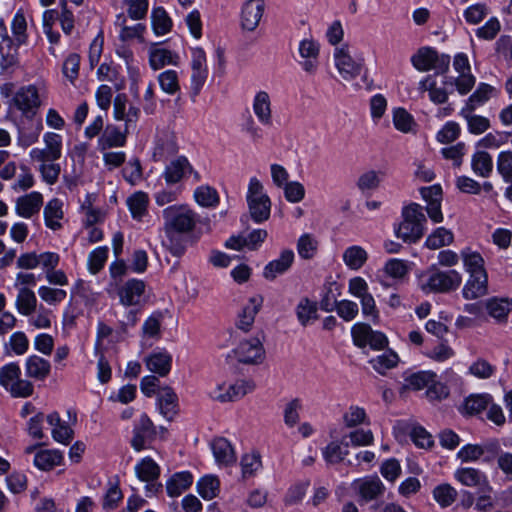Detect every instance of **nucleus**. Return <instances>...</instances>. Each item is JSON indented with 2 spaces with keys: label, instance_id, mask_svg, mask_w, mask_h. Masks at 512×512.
<instances>
[{
  "label": "nucleus",
  "instance_id": "f257e3e1",
  "mask_svg": "<svg viewBox=\"0 0 512 512\" xmlns=\"http://www.w3.org/2000/svg\"><path fill=\"white\" fill-rule=\"evenodd\" d=\"M402 222L395 227V234L404 242L415 243L424 234L426 216L419 204L411 203L402 209Z\"/></svg>",
  "mask_w": 512,
  "mask_h": 512
},
{
  "label": "nucleus",
  "instance_id": "f03ea898",
  "mask_svg": "<svg viewBox=\"0 0 512 512\" xmlns=\"http://www.w3.org/2000/svg\"><path fill=\"white\" fill-rule=\"evenodd\" d=\"M165 234H185L193 231L197 214L187 205H171L163 210Z\"/></svg>",
  "mask_w": 512,
  "mask_h": 512
},
{
  "label": "nucleus",
  "instance_id": "7ed1b4c3",
  "mask_svg": "<svg viewBox=\"0 0 512 512\" xmlns=\"http://www.w3.org/2000/svg\"><path fill=\"white\" fill-rule=\"evenodd\" d=\"M246 201L254 222L262 223L269 219L271 200L265 193L263 184L256 177H252L249 181Z\"/></svg>",
  "mask_w": 512,
  "mask_h": 512
},
{
  "label": "nucleus",
  "instance_id": "20e7f679",
  "mask_svg": "<svg viewBox=\"0 0 512 512\" xmlns=\"http://www.w3.org/2000/svg\"><path fill=\"white\" fill-rule=\"evenodd\" d=\"M21 370L18 364L9 363L0 369V385L14 398H26L33 394V384L20 378Z\"/></svg>",
  "mask_w": 512,
  "mask_h": 512
},
{
  "label": "nucleus",
  "instance_id": "39448f33",
  "mask_svg": "<svg viewBox=\"0 0 512 512\" xmlns=\"http://www.w3.org/2000/svg\"><path fill=\"white\" fill-rule=\"evenodd\" d=\"M462 281L461 275L456 270L439 271L431 270L422 276L421 287L425 292H449L456 290Z\"/></svg>",
  "mask_w": 512,
  "mask_h": 512
},
{
  "label": "nucleus",
  "instance_id": "423d86ee",
  "mask_svg": "<svg viewBox=\"0 0 512 512\" xmlns=\"http://www.w3.org/2000/svg\"><path fill=\"white\" fill-rule=\"evenodd\" d=\"M334 60L339 74L346 81L358 77L364 67V59L360 56H352L347 44L335 49Z\"/></svg>",
  "mask_w": 512,
  "mask_h": 512
},
{
  "label": "nucleus",
  "instance_id": "0eeeda50",
  "mask_svg": "<svg viewBox=\"0 0 512 512\" xmlns=\"http://www.w3.org/2000/svg\"><path fill=\"white\" fill-rule=\"evenodd\" d=\"M208 77L206 54L202 48L191 50V96L197 97Z\"/></svg>",
  "mask_w": 512,
  "mask_h": 512
},
{
  "label": "nucleus",
  "instance_id": "6e6552de",
  "mask_svg": "<svg viewBox=\"0 0 512 512\" xmlns=\"http://www.w3.org/2000/svg\"><path fill=\"white\" fill-rule=\"evenodd\" d=\"M45 148H33L29 155L31 160L40 164L45 162H55L62 155V137L59 134L47 132L43 136Z\"/></svg>",
  "mask_w": 512,
  "mask_h": 512
},
{
  "label": "nucleus",
  "instance_id": "1a4fd4ad",
  "mask_svg": "<svg viewBox=\"0 0 512 512\" xmlns=\"http://www.w3.org/2000/svg\"><path fill=\"white\" fill-rule=\"evenodd\" d=\"M352 489L359 496V503L364 504L383 496L385 486L378 476H366L353 481Z\"/></svg>",
  "mask_w": 512,
  "mask_h": 512
},
{
  "label": "nucleus",
  "instance_id": "9d476101",
  "mask_svg": "<svg viewBox=\"0 0 512 512\" xmlns=\"http://www.w3.org/2000/svg\"><path fill=\"white\" fill-rule=\"evenodd\" d=\"M156 434L157 430L153 422L146 414H143L134 425L130 444L135 451L140 452L150 446Z\"/></svg>",
  "mask_w": 512,
  "mask_h": 512
},
{
  "label": "nucleus",
  "instance_id": "9b49d317",
  "mask_svg": "<svg viewBox=\"0 0 512 512\" xmlns=\"http://www.w3.org/2000/svg\"><path fill=\"white\" fill-rule=\"evenodd\" d=\"M256 385L253 380H238L230 385L225 392L224 386L219 385L210 392V397L221 403L236 401L244 397L246 394L252 392Z\"/></svg>",
  "mask_w": 512,
  "mask_h": 512
},
{
  "label": "nucleus",
  "instance_id": "f8f14e48",
  "mask_svg": "<svg viewBox=\"0 0 512 512\" xmlns=\"http://www.w3.org/2000/svg\"><path fill=\"white\" fill-rule=\"evenodd\" d=\"M234 353L238 361L244 364H260L265 357V349L257 337L241 341Z\"/></svg>",
  "mask_w": 512,
  "mask_h": 512
},
{
  "label": "nucleus",
  "instance_id": "ddd939ff",
  "mask_svg": "<svg viewBox=\"0 0 512 512\" xmlns=\"http://www.w3.org/2000/svg\"><path fill=\"white\" fill-rule=\"evenodd\" d=\"M454 478L463 486L474 487L478 490L492 491V486L486 474L479 469L472 467L458 468L454 473Z\"/></svg>",
  "mask_w": 512,
  "mask_h": 512
},
{
  "label": "nucleus",
  "instance_id": "4468645a",
  "mask_svg": "<svg viewBox=\"0 0 512 512\" xmlns=\"http://www.w3.org/2000/svg\"><path fill=\"white\" fill-rule=\"evenodd\" d=\"M498 449L499 444L496 441L488 442L483 445L467 444L458 451L457 457L462 462H476L486 453H489L491 456L485 457L484 461H490L498 452Z\"/></svg>",
  "mask_w": 512,
  "mask_h": 512
},
{
  "label": "nucleus",
  "instance_id": "2eb2a0df",
  "mask_svg": "<svg viewBox=\"0 0 512 512\" xmlns=\"http://www.w3.org/2000/svg\"><path fill=\"white\" fill-rule=\"evenodd\" d=\"M13 101L16 107L27 116L29 114L33 116L41 104L38 90L34 85L19 89Z\"/></svg>",
  "mask_w": 512,
  "mask_h": 512
},
{
  "label": "nucleus",
  "instance_id": "dca6fc26",
  "mask_svg": "<svg viewBox=\"0 0 512 512\" xmlns=\"http://www.w3.org/2000/svg\"><path fill=\"white\" fill-rule=\"evenodd\" d=\"M265 3L263 0H248L241 12V26L247 31H254L263 16Z\"/></svg>",
  "mask_w": 512,
  "mask_h": 512
},
{
  "label": "nucleus",
  "instance_id": "f3484780",
  "mask_svg": "<svg viewBox=\"0 0 512 512\" xmlns=\"http://www.w3.org/2000/svg\"><path fill=\"white\" fill-rule=\"evenodd\" d=\"M294 252L291 249H284L277 259L267 263L263 270V277L266 280L273 281L279 275L286 273L294 262Z\"/></svg>",
  "mask_w": 512,
  "mask_h": 512
},
{
  "label": "nucleus",
  "instance_id": "a211bd4d",
  "mask_svg": "<svg viewBox=\"0 0 512 512\" xmlns=\"http://www.w3.org/2000/svg\"><path fill=\"white\" fill-rule=\"evenodd\" d=\"M252 109L257 120L263 126H272V104L267 91L261 90L254 95Z\"/></svg>",
  "mask_w": 512,
  "mask_h": 512
},
{
  "label": "nucleus",
  "instance_id": "6ab92c4d",
  "mask_svg": "<svg viewBox=\"0 0 512 512\" xmlns=\"http://www.w3.org/2000/svg\"><path fill=\"white\" fill-rule=\"evenodd\" d=\"M145 283L142 280L130 279L119 289V298L121 304L125 306L138 305L141 302L145 291Z\"/></svg>",
  "mask_w": 512,
  "mask_h": 512
},
{
  "label": "nucleus",
  "instance_id": "aec40b11",
  "mask_svg": "<svg viewBox=\"0 0 512 512\" xmlns=\"http://www.w3.org/2000/svg\"><path fill=\"white\" fill-rule=\"evenodd\" d=\"M192 172V167L185 157H178L171 161L163 172V178L169 185L180 182L187 174Z\"/></svg>",
  "mask_w": 512,
  "mask_h": 512
},
{
  "label": "nucleus",
  "instance_id": "412c9836",
  "mask_svg": "<svg viewBox=\"0 0 512 512\" xmlns=\"http://www.w3.org/2000/svg\"><path fill=\"white\" fill-rule=\"evenodd\" d=\"M42 204V194L34 191L17 199L16 212L21 217L30 218L40 211Z\"/></svg>",
  "mask_w": 512,
  "mask_h": 512
},
{
  "label": "nucleus",
  "instance_id": "4be33fe9",
  "mask_svg": "<svg viewBox=\"0 0 512 512\" xmlns=\"http://www.w3.org/2000/svg\"><path fill=\"white\" fill-rule=\"evenodd\" d=\"M158 408L160 413L172 421L178 412V397L170 387L162 388L158 393Z\"/></svg>",
  "mask_w": 512,
  "mask_h": 512
},
{
  "label": "nucleus",
  "instance_id": "5701e85b",
  "mask_svg": "<svg viewBox=\"0 0 512 512\" xmlns=\"http://www.w3.org/2000/svg\"><path fill=\"white\" fill-rule=\"evenodd\" d=\"M447 85L438 86L435 76L434 75H428L426 76L420 83H419V89L421 91H427L429 94V99L434 104H444L448 100V95L453 90L450 91L446 88Z\"/></svg>",
  "mask_w": 512,
  "mask_h": 512
},
{
  "label": "nucleus",
  "instance_id": "b1692460",
  "mask_svg": "<svg viewBox=\"0 0 512 512\" xmlns=\"http://www.w3.org/2000/svg\"><path fill=\"white\" fill-rule=\"evenodd\" d=\"M193 476L188 471L173 474L166 482V490L169 497H178L190 488Z\"/></svg>",
  "mask_w": 512,
  "mask_h": 512
},
{
  "label": "nucleus",
  "instance_id": "393cba45",
  "mask_svg": "<svg viewBox=\"0 0 512 512\" xmlns=\"http://www.w3.org/2000/svg\"><path fill=\"white\" fill-rule=\"evenodd\" d=\"M126 143V134L114 125H107L98 139V147L104 151L113 147H122Z\"/></svg>",
  "mask_w": 512,
  "mask_h": 512
},
{
  "label": "nucleus",
  "instance_id": "a878e982",
  "mask_svg": "<svg viewBox=\"0 0 512 512\" xmlns=\"http://www.w3.org/2000/svg\"><path fill=\"white\" fill-rule=\"evenodd\" d=\"M179 56L165 48L152 47L149 50V64L155 71L166 65H177Z\"/></svg>",
  "mask_w": 512,
  "mask_h": 512
},
{
  "label": "nucleus",
  "instance_id": "bb28decb",
  "mask_svg": "<svg viewBox=\"0 0 512 512\" xmlns=\"http://www.w3.org/2000/svg\"><path fill=\"white\" fill-rule=\"evenodd\" d=\"M262 298L260 296L252 297L249 302L243 307L239 314L237 327L243 331H248L254 323L255 316L259 312L262 305Z\"/></svg>",
  "mask_w": 512,
  "mask_h": 512
},
{
  "label": "nucleus",
  "instance_id": "cd10ccee",
  "mask_svg": "<svg viewBox=\"0 0 512 512\" xmlns=\"http://www.w3.org/2000/svg\"><path fill=\"white\" fill-rule=\"evenodd\" d=\"M63 202L58 198L51 199L44 207L45 225L56 231L61 229L60 220L63 218Z\"/></svg>",
  "mask_w": 512,
  "mask_h": 512
},
{
  "label": "nucleus",
  "instance_id": "c85d7f7f",
  "mask_svg": "<svg viewBox=\"0 0 512 512\" xmlns=\"http://www.w3.org/2000/svg\"><path fill=\"white\" fill-rule=\"evenodd\" d=\"M487 284V274L471 275L463 288V297L472 300L486 295L488 291Z\"/></svg>",
  "mask_w": 512,
  "mask_h": 512
},
{
  "label": "nucleus",
  "instance_id": "c756f323",
  "mask_svg": "<svg viewBox=\"0 0 512 512\" xmlns=\"http://www.w3.org/2000/svg\"><path fill=\"white\" fill-rule=\"evenodd\" d=\"M317 312V303L310 300L308 297L301 298L295 307L297 320L304 327L318 319Z\"/></svg>",
  "mask_w": 512,
  "mask_h": 512
},
{
  "label": "nucleus",
  "instance_id": "7c9ffc66",
  "mask_svg": "<svg viewBox=\"0 0 512 512\" xmlns=\"http://www.w3.org/2000/svg\"><path fill=\"white\" fill-rule=\"evenodd\" d=\"M488 314L496 321L506 322L508 314L512 310V299L509 298H490L486 302Z\"/></svg>",
  "mask_w": 512,
  "mask_h": 512
},
{
  "label": "nucleus",
  "instance_id": "2f4dec72",
  "mask_svg": "<svg viewBox=\"0 0 512 512\" xmlns=\"http://www.w3.org/2000/svg\"><path fill=\"white\" fill-rule=\"evenodd\" d=\"M172 356L166 351L152 353L146 359L147 368L160 376H166L171 369Z\"/></svg>",
  "mask_w": 512,
  "mask_h": 512
},
{
  "label": "nucleus",
  "instance_id": "473e14b6",
  "mask_svg": "<svg viewBox=\"0 0 512 512\" xmlns=\"http://www.w3.org/2000/svg\"><path fill=\"white\" fill-rule=\"evenodd\" d=\"M25 366L26 375L37 380H44L51 370L49 361L36 355L28 357Z\"/></svg>",
  "mask_w": 512,
  "mask_h": 512
},
{
  "label": "nucleus",
  "instance_id": "72a5a7b5",
  "mask_svg": "<svg viewBox=\"0 0 512 512\" xmlns=\"http://www.w3.org/2000/svg\"><path fill=\"white\" fill-rule=\"evenodd\" d=\"M159 465L151 458L145 457L135 466V473L139 480L143 482L157 481L160 476Z\"/></svg>",
  "mask_w": 512,
  "mask_h": 512
},
{
  "label": "nucleus",
  "instance_id": "f704fd0d",
  "mask_svg": "<svg viewBox=\"0 0 512 512\" xmlns=\"http://www.w3.org/2000/svg\"><path fill=\"white\" fill-rule=\"evenodd\" d=\"M62 459L63 456L58 450H39L35 453L33 463L38 469L49 471L60 465Z\"/></svg>",
  "mask_w": 512,
  "mask_h": 512
},
{
  "label": "nucleus",
  "instance_id": "c9c22d12",
  "mask_svg": "<svg viewBox=\"0 0 512 512\" xmlns=\"http://www.w3.org/2000/svg\"><path fill=\"white\" fill-rule=\"evenodd\" d=\"M213 455L219 464L229 465L236 458L231 444L225 438H217L212 442Z\"/></svg>",
  "mask_w": 512,
  "mask_h": 512
},
{
  "label": "nucleus",
  "instance_id": "e433bc0d",
  "mask_svg": "<svg viewBox=\"0 0 512 512\" xmlns=\"http://www.w3.org/2000/svg\"><path fill=\"white\" fill-rule=\"evenodd\" d=\"M149 197L145 192L138 191L127 199V205L133 219L141 221L148 212Z\"/></svg>",
  "mask_w": 512,
  "mask_h": 512
},
{
  "label": "nucleus",
  "instance_id": "4c0bfd02",
  "mask_svg": "<svg viewBox=\"0 0 512 512\" xmlns=\"http://www.w3.org/2000/svg\"><path fill=\"white\" fill-rule=\"evenodd\" d=\"M495 91V88L486 83H480L477 89L470 95L465 104V111L473 112L477 107L486 103L492 93Z\"/></svg>",
  "mask_w": 512,
  "mask_h": 512
},
{
  "label": "nucleus",
  "instance_id": "58836bf2",
  "mask_svg": "<svg viewBox=\"0 0 512 512\" xmlns=\"http://www.w3.org/2000/svg\"><path fill=\"white\" fill-rule=\"evenodd\" d=\"M432 495L441 508H447L456 501L458 492L449 483H442L434 487Z\"/></svg>",
  "mask_w": 512,
  "mask_h": 512
},
{
  "label": "nucleus",
  "instance_id": "ea45409f",
  "mask_svg": "<svg viewBox=\"0 0 512 512\" xmlns=\"http://www.w3.org/2000/svg\"><path fill=\"white\" fill-rule=\"evenodd\" d=\"M367 259L366 250L358 245L348 247L343 253V261L351 270H359Z\"/></svg>",
  "mask_w": 512,
  "mask_h": 512
},
{
  "label": "nucleus",
  "instance_id": "a19ab883",
  "mask_svg": "<svg viewBox=\"0 0 512 512\" xmlns=\"http://www.w3.org/2000/svg\"><path fill=\"white\" fill-rule=\"evenodd\" d=\"M464 267L466 271L473 276H478L480 274H487L484 268V259L478 253L471 251L470 249H466L461 253Z\"/></svg>",
  "mask_w": 512,
  "mask_h": 512
},
{
  "label": "nucleus",
  "instance_id": "79ce46f5",
  "mask_svg": "<svg viewBox=\"0 0 512 512\" xmlns=\"http://www.w3.org/2000/svg\"><path fill=\"white\" fill-rule=\"evenodd\" d=\"M471 167L476 175L489 177L493 169L492 157L485 151H478L472 156Z\"/></svg>",
  "mask_w": 512,
  "mask_h": 512
},
{
  "label": "nucleus",
  "instance_id": "37998d69",
  "mask_svg": "<svg viewBox=\"0 0 512 512\" xmlns=\"http://www.w3.org/2000/svg\"><path fill=\"white\" fill-rule=\"evenodd\" d=\"M37 305V299L35 293L26 288H20L16 299V306L18 311L23 315H31L35 311Z\"/></svg>",
  "mask_w": 512,
  "mask_h": 512
},
{
  "label": "nucleus",
  "instance_id": "c03bdc74",
  "mask_svg": "<svg viewBox=\"0 0 512 512\" xmlns=\"http://www.w3.org/2000/svg\"><path fill=\"white\" fill-rule=\"evenodd\" d=\"M435 49L431 47H421L411 57V63L418 71L426 72L432 70Z\"/></svg>",
  "mask_w": 512,
  "mask_h": 512
},
{
  "label": "nucleus",
  "instance_id": "a18cd8bd",
  "mask_svg": "<svg viewBox=\"0 0 512 512\" xmlns=\"http://www.w3.org/2000/svg\"><path fill=\"white\" fill-rule=\"evenodd\" d=\"M343 424L347 428H354L361 424H369V419L364 408L351 405L342 416Z\"/></svg>",
  "mask_w": 512,
  "mask_h": 512
},
{
  "label": "nucleus",
  "instance_id": "49530a36",
  "mask_svg": "<svg viewBox=\"0 0 512 512\" xmlns=\"http://www.w3.org/2000/svg\"><path fill=\"white\" fill-rule=\"evenodd\" d=\"M476 78L471 73L459 74L456 78L444 77L442 84L455 86L456 90L461 95L468 94L474 87Z\"/></svg>",
  "mask_w": 512,
  "mask_h": 512
},
{
  "label": "nucleus",
  "instance_id": "de8ad7c7",
  "mask_svg": "<svg viewBox=\"0 0 512 512\" xmlns=\"http://www.w3.org/2000/svg\"><path fill=\"white\" fill-rule=\"evenodd\" d=\"M453 233L444 228H437L431 235L426 239L425 245L429 249L436 250L443 246L450 245L453 242Z\"/></svg>",
  "mask_w": 512,
  "mask_h": 512
},
{
  "label": "nucleus",
  "instance_id": "09e8293b",
  "mask_svg": "<svg viewBox=\"0 0 512 512\" xmlns=\"http://www.w3.org/2000/svg\"><path fill=\"white\" fill-rule=\"evenodd\" d=\"M160 88L163 92L174 95L180 91L179 76L175 70H166L157 77Z\"/></svg>",
  "mask_w": 512,
  "mask_h": 512
},
{
  "label": "nucleus",
  "instance_id": "8fccbe9b",
  "mask_svg": "<svg viewBox=\"0 0 512 512\" xmlns=\"http://www.w3.org/2000/svg\"><path fill=\"white\" fill-rule=\"evenodd\" d=\"M349 443L342 441L341 443L333 441L329 443L323 450L324 459L331 464L341 462L344 457L348 454L347 447Z\"/></svg>",
  "mask_w": 512,
  "mask_h": 512
},
{
  "label": "nucleus",
  "instance_id": "3c124183",
  "mask_svg": "<svg viewBox=\"0 0 512 512\" xmlns=\"http://www.w3.org/2000/svg\"><path fill=\"white\" fill-rule=\"evenodd\" d=\"M492 402L489 394H476L466 398L464 408L468 414H479L487 409Z\"/></svg>",
  "mask_w": 512,
  "mask_h": 512
},
{
  "label": "nucleus",
  "instance_id": "603ef678",
  "mask_svg": "<svg viewBox=\"0 0 512 512\" xmlns=\"http://www.w3.org/2000/svg\"><path fill=\"white\" fill-rule=\"evenodd\" d=\"M194 198L203 207H214L219 202L218 192L208 185L198 187L194 192Z\"/></svg>",
  "mask_w": 512,
  "mask_h": 512
},
{
  "label": "nucleus",
  "instance_id": "864d4df0",
  "mask_svg": "<svg viewBox=\"0 0 512 512\" xmlns=\"http://www.w3.org/2000/svg\"><path fill=\"white\" fill-rule=\"evenodd\" d=\"M151 18L153 29L157 35H164L170 31L172 27V21L164 8H154Z\"/></svg>",
  "mask_w": 512,
  "mask_h": 512
},
{
  "label": "nucleus",
  "instance_id": "5fc2aeb1",
  "mask_svg": "<svg viewBox=\"0 0 512 512\" xmlns=\"http://www.w3.org/2000/svg\"><path fill=\"white\" fill-rule=\"evenodd\" d=\"M219 485L215 476H204L197 482V490L202 498L211 500L217 496Z\"/></svg>",
  "mask_w": 512,
  "mask_h": 512
},
{
  "label": "nucleus",
  "instance_id": "6e6d98bb",
  "mask_svg": "<svg viewBox=\"0 0 512 512\" xmlns=\"http://www.w3.org/2000/svg\"><path fill=\"white\" fill-rule=\"evenodd\" d=\"M126 19L123 14L117 16L116 25L120 26L119 37L122 41H129L135 38H140L145 30L143 24H136L134 26L125 25Z\"/></svg>",
  "mask_w": 512,
  "mask_h": 512
},
{
  "label": "nucleus",
  "instance_id": "4d7b16f0",
  "mask_svg": "<svg viewBox=\"0 0 512 512\" xmlns=\"http://www.w3.org/2000/svg\"><path fill=\"white\" fill-rule=\"evenodd\" d=\"M461 115H463L467 120L468 129L473 134L484 133L490 127V121L488 118L475 115L473 112H466L465 108L462 109Z\"/></svg>",
  "mask_w": 512,
  "mask_h": 512
},
{
  "label": "nucleus",
  "instance_id": "13d9d810",
  "mask_svg": "<svg viewBox=\"0 0 512 512\" xmlns=\"http://www.w3.org/2000/svg\"><path fill=\"white\" fill-rule=\"evenodd\" d=\"M318 248L317 240L310 234L302 235L297 242V251L301 258L311 259L315 256Z\"/></svg>",
  "mask_w": 512,
  "mask_h": 512
},
{
  "label": "nucleus",
  "instance_id": "bf43d9fd",
  "mask_svg": "<svg viewBox=\"0 0 512 512\" xmlns=\"http://www.w3.org/2000/svg\"><path fill=\"white\" fill-rule=\"evenodd\" d=\"M398 360V355L392 351H389L371 359L370 363L378 373L385 374L387 370L397 365Z\"/></svg>",
  "mask_w": 512,
  "mask_h": 512
},
{
  "label": "nucleus",
  "instance_id": "052dcab7",
  "mask_svg": "<svg viewBox=\"0 0 512 512\" xmlns=\"http://www.w3.org/2000/svg\"><path fill=\"white\" fill-rule=\"evenodd\" d=\"M177 152V145L170 135H165L157 139L154 149V157L159 160L167 158Z\"/></svg>",
  "mask_w": 512,
  "mask_h": 512
},
{
  "label": "nucleus",
  "instance_id": "680f3d73",
  "mask_svg": "<svg viewBox=\"0 0 512 512\" xmlns=\"http://www.w3.org/2000/svg\"><path fill=\"white\" fill-rule=\"evenodd\" d=\"M240 464H241L242 476L244 478H249V477L254 476L256 474V472L259 471L262 466L260 455L255 452L243 455Z\"/></svg>",
  "mask_w": 512,
  "mask_h": 512
},
{
  "label": "nucleus",
  "instance_id": "e2e57ef3",
  "mask_svg": "<svg viewBox=\"0 0 512 512\" xmlns=\"http://www.w3.org/2000/svg\"><path fill=\"white\" fill-rule=\"evenodd\" d=\"M433 377H436V374L429 371L413 373L405 379L406 387L413 390H421L433 382Z\"/></svg>",
  "mask_w": 512,
  "mask_h": 512
},
{
  "label": "nucleus",
  "instance_id": "0e129e2a",
  "mask_svg": "<svg viewBox=\"0 0 512 512\" xmlns=\"http://www.w3.org/2000/svg\"><path fill=\"white\" fill-rule=\"evenodd\" d=\"M108 247L101 246L94 249L88 258V266L91 273H98L103 267L108 258Z\"/></svg>",
  "mask_w": 512,
  "mask_h": 512
},
{
  "label": "nucleus",
  "instance_id": "69168bd1",
  "mask_svg": "<svg viewBox=\"0 0 512 512\" xmlns=\"http://www.w3.org/2000/svg\"><path fill=\"white\" fill-rule=\"evenodd\" d=\"M335 311L346 322L356 318L359 312L358 304L350 300L335 301Z\"/></svg>",
  "mask_w": 512,
  "mask_h": 512
},
{
  "label": "nucleus",
  "instance_id": "338daca9",
  "mask_svg": "<svg viewBox=\"0 0 512 512\" xmlns=\"http://www.w3.org/2000/svg\"><path fill=\"white\" fill-rule=\"evenodd\" d=\"M39 297L49 305H57L61 303L67 296L63 289L51 288L49 286H41L38 289Z\"/></svg>",
  "mask_w": 512,
  "mask_h": 512
},
{
  "label": "nucleus",
  "instance_id": "774afa93",
  "mask_svg": "<svg viewBox=\"0 0 512 512\" xmlns=\"http://www.w3.org/2000/svg\"><path fill=\"white\" fill-rule=\"evenodd\" d=\"M497 170L505 182H512V152L502 151L498 155Z\"/></svg>",
  "mask_w": 512,
  "mask_h": 512
}]
</instances>
